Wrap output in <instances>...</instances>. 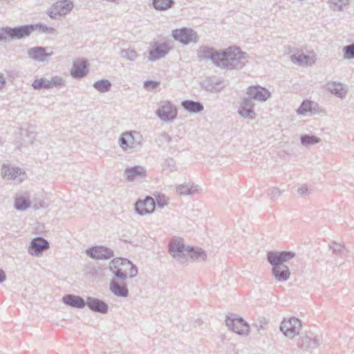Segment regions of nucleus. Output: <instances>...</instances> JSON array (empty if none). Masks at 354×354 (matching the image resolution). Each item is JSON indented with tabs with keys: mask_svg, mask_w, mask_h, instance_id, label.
Wrapping results in <instances>:
<instances>
[{
	"mask_svg": "<svg viewBox=\"0 0 354 354\" xmlns=\"http://www.w3.org/2000/svg\"><path fill=\"white\" fill-rule=\"evenodd\" d=\"M292 252H273L267 253V260L272 266V272L279 281H287L290 275L289 268L285 264L295 257Z\"/></svg>",
	"mask_w": 354,
	"mask_h": 354,
	"instance_id": "1",
	"label": "nucleus"
},
{
	"mask_svg": "<svg viewBox=\"0 0 354 354\" xmlns=\"http://www.w3.org/2000/svg\"><path fill=\"white\" fill-rule=\"evenodd\" d=\"M248 62L246 53L237 47L221 50L217 67L226 70H239Z\"/></svg>",
	"mask_w": 354,
	"mask_h": 354,
	"instance_id": "2",
	"label": "nucleus"
},
{
	"mask_svg": "<svg viewBox=\"0 0 354 354\" xmlns=\"http://www.w3.org/2000/svg\"><path fill=\"white\" fill-rule=\"evenodd\" d=\"M142 136L137 131H125L122 133L118 140L119 146L124 151H132L141 146Z\"/></svg>",
	"mask_w": 354,
	"mask_h": 354,
	"instance_id": "3",
	"label": "nucleus"
},
{
	"mask_svg": "<svg viewBox=\"0 0 354 354\" xmlns=\"http://www.w3.org/2000/svg\"><path fill=\"white\" fill-rule=\"evenodd\" d=\"M171 36L176 41L183 45H187L191 43L196 44L199 40V36L196 31L187 27L173 30Z\"/></svg>",
	"mask_w": 354,
	"mask_h": 354,
	"instance_id": "4",
	"label": "nucleus"
},
{
	"mask_svg": "<svg viewBox=\"0 0 354 354\" xmlns=\"http://www.w3.org/2000/svg\"><path fill=\"white\" fill-rule=\"evenodd\" d=\"M66 85V80L61 76L55 75L50 79L41 77L35 79L32 86L35 90L50 89L53 88H60Z\"/></svg>",
	"mask_w": 354,
	"mask_h": 354,
	"instance_id": "5",
	"label": "nucleus"
},
{
	"mask_svg": "<svg viewBox=\"0 0 354 354\" xmlns=\"http://www.w3.org/2000/svg\"><path fill=\"white\" fill-rule=\"evenodd\" d=\"M178 111L174 104L169 101H162L156 111L158 118L163 122H172L177 117Z\"/></svg>",
	"mask_w": 354,
	"mask_h": 354,
	"instance_id": "6",
	"label": "nucleus"
},
{
	"mask_svg": "<svg viewBox=\"0 0 354 354\" xmlns=\"http://www.w3.org/2000/svg\"><path fill=\"white\" fill-rule=\"evenodd\" d=\"M169 252L176 260L184 262L186 260L187 246H185L181 238H172L168 245Z\"/></svg>",
	"mask_w": 354,
	"mask_h": 354,
	"instance_id": "7",
	"label": "nucleus"
},
{
	"mask_svg": "<svg viewBox=\"0 0 354 354\" xmlns=\"http://www.w3.org/2000/svg\"><path fill=\"white\" fill-rule=\"evenodd\" d=\"M225 324L231 330L239 335L248 334L249 325L242 317L230 314L226 316Z\"/></svg>",
	"mask_w": 354,
	"mask_h": 354,
	"instance_id": "8",
	"label": "nucleus"
},
{
	"mask_svg": "<svg viewBox=\"0 0 354 354\" xmlns=\"http://www.w3.org/2000/svg\"><path fill=\"white\" fill-rule=\"evenodd\" d=\"M301 329V321L296 317L284 319L280 326V330L286 337L290 339L298 335Z\"/></svg>",
	"mask_w": 354,
	"mask_h": 354,
	"instance_id": "9",
	"label": "nucleus"
},
{
	"mask_svg": "<svg viewBox=\"0 0 354 354\" xmlns=\"http://www.w3.org/2000/svg\"><path fill=\"white\" fill-rule=\"evenodd\" d=\"M122 268H129V277L133 278L138 274V268L131 261L124 258H116L111 260L109 263V270L113 273L115 270L122 269Z\"/></svg>",
	"mask_w": 354,
	"mask_h": 354,
	"instance_id": "10",
	"label": "nucleus"
},
{
	"mask_svg": "<svg viewBox=\"0 0 354 354\" xmlns=\"http://www.w3.org/2000/svg\"><path fill=\"white\" fill-rule=\"evenodd\" d=\"M73 3L69 0L57 1L48 10V15L50 18L57 19L58 17L64 16L72 10Z\"/></svg>",
	"mask_w": 354,
	"mask_h": 354,
	"instance_id": "11",
	"label": "nucleus"
},
{
	"mask_svg": "<svg viewBox=\"0 0 354 354\" xmlns=\"http://www.w3.org/2000/svg\"><path fill=\"white\" fill-rule=\"evenodd\" d=\"M1 174L3 178L13 180L15 184L21 183L26 177V173L23 169L6 165L2 167Z\"/></svg>",
	"mask_w": 354,
	"mask_h": 354,
	"instance_id": "12",
	"label": "nucleus"
},
{
	"mask_svg": "<svg viewBox=\"0 0 354 354\" xmlns=\"http://www.w3.org/2000/svg\"><path fill=\"white\" fill-rule=\"evenodd\" d=\"M171 48L167 42L155 43L149 50L148 59L156 62L165 57L170 51Z\"/></svg>",
	"mask_w": 354,
	"mask_h": 354,
	"instance_id": "13",
	"label": "nucleus"
},
{
	"mask_svg": "<svg viewBox=\"0 0 354 354\" xmlns=\"http://www.w3.org/2000/svg\"><path fill=\"white\" fill-rule=\"evenodd\" d=\"M86 254L94 259H109L114 256L113 251L102 245H96L86 249Z\"/></svg>",
	"mask_w": 354,
	"mask_h": 354,
	"instance_id": "14",
	"label": "nucleus"
},
{
	"mask_svg": "<svg viewBox=\"0 0 354 354\" xmlns=\"http://www.w3.org/2000/svg\"><path fill=\"white\" fill-rule=\"evenodd\" d=\"M246 93L250 98L260 102H264L271 97V93L267 88L259 85L249 86Z\"/></svg>",
	"mask_w": 354,
	"mask_h": 354,
	"instance_id": "15",
	"label": "nucleus"
},
{
	"mask_svg": "<svg viewBox=\"0 0 354 354\" xmlns=\"http://www.w3.org/2000/svg\"><path fill=\"white\" fill-rule=\"evenodd\" d=\"M49 243L42 237L33 239L28 249V253L34 257H39L49 248Z\"/></svg>",
	"mask_w": 354,
	"mask_h": 354,
	"instance_id": "16",
	"label": "nucleus"
},
{
	"mask_svg": "<svg viewBox=\"0 0 354 354\" xmlns=\"http://www.w3.org/2000/svg\"><path fill=\"white\" fill-rule=\"evenodd\" d=\"M155 201L151 196L145 199H139L135 204V211L140 215L151 214L155 209Z\"/></svg>",
	"mask_w": 354,
	"mask_h": 354,
	"instance_id": "17",
	"label": "nucleus"
},
{
	"mask_svg": "<svg viewBox=\"0 0 354 354\" xmlns=\"http://www.w3.org/2000/svg\"><path fill=\"white\" fill-rule=\"evenodd\" d=\"M34 32V26L32 24L24 25L21 26L8 28V34L10 39H21L28 37Z\"/></svg>",
	"mask_w": 354,
	"mask_h": 354,
	"instance_id": "18",
	"label": "nucleus"
},
{
	"mask_svg": "<svg viewBox=\"0 0 354 354\" xmlns=\"http://www.w3.org/2000/svg\"><path fill=\"white\" fill-rule=\"evenodd\" d=\"M321 344V338L317 335L310 333L300 338L297 342V346L304 351H310L317 348Z\"/></svg>",
	"mask_w": 354,
	"mask_h": 354,
	"instance_id": "19",
	"label": "nucleus"
},
{
	"mask_svg": "<svg viewBox=\"0 0 354 354\" xmlns=\"http://www.w3.org/2000/svg\"><path fill=\"white\" fill-rule=\"evenodd\" d=\"M86 306L93 312L102 315L106 314L109 311L108 304L102 299L87 297L86 299Z\"/></svg>",
	"mask_w": 354,
	"mask_h": 354,
	"instance_id": "20",
	"label": "nucleus"
},
{
	"mask_svg": "<svg viewBox=\"0 0 354 354\" xmlns=\"http://www.w3.org/2000/svg\"><path fill=\"white\" fill-rule=\"evenodd\" d=\"M53 55V52H46V48L42 46H35L28 50V55L33 60L44 62L47 57Z\"/></svg>",
	"mask_w": 354,
	"mask_h": 354,
	"instance_id": "21",
	"label": "nucleus"
},
{
	"mask_svg": "<svg viewBox=\"0 0 354 354\" xmlns=\"http://www.w3.org/2000/svg\"><path fill=\"white\" fill-rule=\"evenodd\" d=\"M109 289L113 295L118 297H127L129 296V290L127 286L116 279H111L109 283Z\"/></svg>",
	"mask_w": 354,
	"mask_h": 354,
	"instance_id": "22",
	"label": "nucleus"
},
{
	"mask_svg": "<svg viewBox=\"0 0 354 354\" xmlns=\"http://www.w3.org/2000/svg\"><path fill=\"white\" fill-rule=\"evenodd\" d=\"M220 50H215L212 48L201 46L198 50V57L201 59H210L217 66L219 59Z\"/></svg>",
	"mask_w": 354,
	"mask_h": 354,
	"instance_id": "23",
	"label": "nucleus"
},
{
	"mask_svg": "<svg viewBox=\"0 0 354 354\" xmlns=\"http://www.w3.org/2000/svg\"><path fill=\"white\" fill-rule=\"evenodd\" d=\"M62 302L70 307L82 309L86 306V300L79 295L68 294L62 297Z\"/></svg>",
	"mask_w": 354,
	"mask_h": 354,
	"instance_id": "24",
	"label": "nucleus"
},
{
	"mask_svg": "<svg viewBox=\"0 0 354 354\" xmlns=\"http://www.w3.org/2000/svg\"><path fill=\"white\" fill-rule=\"evenodd\" d=\"M124 174L128 181H133L147 176L145 168L140 165L126 168Z\"/></svg>",
	"mask_w": 354,
	"mask_h": 354,
	"instance_id": "25",
	"label": "nucleus"
},
{
	"mask_svg": "<svg viewBox=\"0 0 354 354\" xmlns=\"http://www.w3.org/2000/svg\"><path fill=\"white\" fill-rule=\"evenodd\" d=\"M198 192V185L194 183H185L176 187V192L180 196H192Z\"/></svg>",
	"mask_w": 354,
	"mask_h": 354,
	"instance_id": "26",
	"label": "nucleus"
},
{
	"mask_svg": "<svg viewBox=\"0 0 354 354\" xmlns=\"http://www.w3.org/2000/svg\"><path fill=\"white\" fill-rule=\"evenodd\" d=\"M180 105L185 111L192 114L198 113L204 109V106L201 102L191 100L182 101Z\"/></svg>",
	"mask_w": 354,
	"mask_h": 354,
	"instance_id": "27",
	"label": "nucleus"
},
{
	"mask_svg": "<svg viewBox=\"0 0 354 354\" xmlns=\"http://www.w3.org/2000/svg\"><path fill=\"white\" fill-rule=\"evenodd\" d=\"M88 72V69L85 62H82L79 64L73 65L70 73L73 78L82 79L85 77Z\"/></svg>",
	"mask_w": 354,
	"mask_h": 354,
	"instance_id": "28",
	"label": "nucleus"
},
{
	"mask_svg": "<svg viewBox=\"0 0 354 354\" xmlns=\"http://www.w3.org/2000/svg\"><path fill=\"white\" fill-rule=\"evenodd\" d=\"M189 257L193 260L204 261L207 257V254L205 252L200 248L188 245L186 252V257Z\"/></svg>",
	"mask_w": 354,
	"mask_h": 354,
	"instance_id": "29",
	"label": "nucleus"
},
{
	"mask_svg": "<svg viewBox=\"0 0 354 354\" xmlns=\"http://www.w3.org/2000/svg\"><path fill=\"white\" fill-rule=\"evenodd\" d=\"M328 90L338 97L344 98L346 94V90L344 84L334 82L328 84Z\"/></svg>",
	"mask_w": 354,
	"mask_h": 354,
	"instance_id": "30",
	"label": "nucleus"
},
{
	"mask_svg": "<svg viewBox=\"0 0 354 354\" xmlns=\"http://www.w3.org/2000/svg\"><path fill=\"white\" fill-rule=\"evenodd\" d=\"M153 7L158 11H165L175 5L174 0H152Z\"/></svg>",
	"mask_w": 354,
	"mask_h": 354,
	"instance_id": "31",
	"label": "nucleus"
},
{
	"mask_svg": "<svg viewBox=\"0 0 354 354\" xmlns=\"http://www.w3.org/2000/svg\"><path fill=\"white\" fill-rule=\"evenodd\" d=\"M30 201L28 198L25 196H17L15 200V207L17 210L24 211L30 206Z\"/></svg>",
	"mask_w": 354,
	"mask_h": 354,
	"instance_id": "32",
	"label": "nucleus"
},
{
	"mask_svg": "<svg viewBox=\"0 0 354 354\" xmlns=\"http://www.w3.org/2000/svg\"><path fill=\"white\" fill-rule=\"evenodd\" d=\"M93 86L100 93H106L111 90V83L108 80L102 79L95 82Z\"/></svg>",
	"mask_w": 354,
	"mask_h": 354,
	"instance_id": "33",
	"label": "nucleus"
},
{
	"mask_svg": "<svg viewBox=\"0 0 354 354\" xmlns=\"http://www.w3.org/2000/svg\"><path fill=\"white\" fill-rule=\"evenodd\" d=\"M300 140L302 145L307 147L317 144L321 140L314 135L304 134L301 136Z\"/></svg>",
	"mask_w": 354,
	"mask_h": 354,
	"instance_id": "34",
	"label": "nucleus"
},
{
	"mask_svg": "<svg viewBox=\"0 0 354 354\" xmlns=\"http://www.w3.org/2000/svg\"><path fill=\"white\" fill-rule=\"evenodd\" d=\"M34 26V32L38 30L39 32L57 35V30L53 27H48L44 24H32Z\"/></svg>",
	"mask_w": 354,
	"mask_h": 354,
	"instance_id": "35",
	"label": "nucleus"
},
{
	"mask_svg": "<svg viewBox=\"0 0 354 354\" xmlns=\"http://www.w3.org/2000/svg\"><path fill=\"white\" fill-rule=\"evenodd\" d=\"M238 113L241 117L250 120H254L256 118V113L254 111V109L245 108L243 106H240L238 110Z\"/></svg>",
	"mask_w": 354,
	"mask_h": 354,
	"instance_id": "36",
	"label": "nucleus"
},
{
	"mask_svg": "<svg viewBox=\"0 0 354 354\" xmlns=\"http://www.w3.org/2000/svg\"><path fill=\"white\" fill-rule=\"evenodd\" d=\"M129 268H122V269L115 270V272L113 273L115 277L112 279H116L121 283L123 282L129 277Z\"/></svg>",
	"mask_w": 354,
	"mask_h": 354,
	"instance_id": "37",
	"label": "nucleus"
},
{
	"mask_svg": "<svg viewBox=\"0 0 354 354\" xmlns=\"http://www.w3.org/2000/svg\"><path fill=\"white\" fill-rule=\"evenodd\" d=\"M120 53L122 58L129 61H134L138 57L137 52L134 49L131 48L121 49Z\"/></svg>",
	"mask_w": 354,
	"mask_h": 354,
	"instance_id": "38",
	"label": "nucleus"
},
{
	"mask_svg": "<svg viewBox=\"0 0 354 354\" xmlns=\"http://www.w3.org/2000/svg\"><path fill=\"white\" fill-rule=\"evenodd\" d=\"M310 60V56L304 55V54H299L298 55H291V61L294 63L298 64L299 65L303 64H308Z\"/></svg>",
	"mask_w": 354,
	"mask_h": 354,
	"instance_id": "39",
	"label": "nucleus"
},
{
	"mask_svg": "<svg viewBox=\"0 0 354 354\" xmlns=\"http://www.w3.org/2000/svg\"><path fill=\"white\" fill-rule=\"evenodd\" d=\"M329 248L333 251V253L337 255H342L346 250L345 246L337 242H333L329 245Z\"/></svg>",
	"mask_w": 354,
	"mask_h": 354,
	"instance_id": "40",
	"label": "nucleus"
},
{
	"mask_svg": "<svg viewBox=\"0 0 354 354\" xmlns=\"http://www.w3.org/2000/svg\"><path fill=\"white\" fill-rule=\"evenodd\" d=\"M310 101L308 100H304L297 110V113L299 115H306L307 113H310Z\"/></svg>",
	"mask_w": 354,
	"mask_h": 354,
	"instance_id": "41",
	"label": "nucleus"
},
{
	"mask_svg": "<svg viewBox=\"0 0 354 354\" xmlns=\"http://www.w3.org/2000/svg\"><path fill=\"white\" fill-rule=\"evenodd\" d=\"M344 57L345 59H353L354 58V44L347 45L343 48Z\"/></svg>",
	"mask_w": 354,
	"mask_h": 354,
	"instance_id": "42",
	"label": "nucleus"
},
{
	"mask_svg": "<svg viewBox=\"0 0 354 354\" xmlns=\"http://www.w3.org/2000/svg\"><path fill=\"white\" fill-rule=\"evenodd\" d=\"M162 167L164 169L172 172L176 170V162L173 158H167L165 160Z\"/></svg>",
	"mask_w": 354,
	"mask_h": 354,
	"instance_id": "43",
	"label": "nucleus"
},
{
	"mask_svg": "<svg viewBox=\"0 0 354 354\" xmlns=\"http://www.w3.org/2000/svg\"><path fill=\"white\" fill-rule=\"evenodd\" d=\"M282 192H283L277 187H272L268 190L267 194L271 198V199L275 200L281 196Z\"/></svg>",
	"mask_w": 354,
	"mask_h": 354,
	"instance_id": "44",
	"label": "nucleus"
},
{
	"mask_svg": "<svg viewBox=\"0 0 354 354\" xmlns=\"http://www.w3.org/2000/svg\"><path fill=\"white\" fill-rule=\"evenodd\" d=\"M253 100H254L250 98L249 96L248 97H243L241 102V106L254 109V103L253 102Z\"/></svg>",
	"mask_w": 354,
	"mask_h": 354,
	"instance_id": "45",
	"label": "nucleus"
},
{
	"mask_svg": "<svg viewBox=\"0 0 354 354\" xmlns=\"http://www.w3.org/2000/svg\"><path fill=\"white\" fill-rule=\"evenodd\" d=\"M322 109L320 108V106L318 105L317 103L310 101V115H316L319 114Z\"/></svg>",
	"mask_w": 354,
	"mask_h": 354,
	"instance_id": "46",
	"label": "nucleus"
},
{
	"mask_svg": "<svg viewBox=\"0 0 354 354\" xmlns=\"http://www.w3.org/2000/svg\"><path fill=\"white\" fill-rule=\"evenodd\" d=\"M332 4L339 10L348 3V0H331Z\"/></svg>",
	"mask_w": 354,
	"mask_h": 354,
	"instance_id": "47",
	"label": "nucleus"
},
{
	"mask_svg": "<svg viewBox=\"0 0 354 354\" xmlns=\"http://www.w3.org/2000/svg\"><path fill=\"white\" fill-rule=\"evenodd\" d=\"M8 28L9 27L0 28V41L10 40L8 34Z\"/></svg>",
	"mask_w": 354,
	"mask_h": 354,
	"instance_id": "48",
	"label": "nucleus"
},
{
	"mask_svg": "<svg viewBox=\"0 0 354 354\" xmlns=\"http://www.w3.org/2000/svg\"><path fill=\"white\" fill-rule=\"evenodd\" d=\"M158 85V82L153 80H148L144 83V87L147 90L154 89Z\"/></svg>",
	"mask_w": 354,
	"mask_h": 354,
	"instance_id": "49",
	"label": "nucleus"
},
{
	"mask_svg": "<svg viewBox=\"0 0 354 354\" xmlns=\"http://www.w3.org/2000/svg\"><path fill=\"white\" fill-rule=\"evenodd\" d=\"M158 140V141H161V142L164 141L166 142H170L171 140V138L170 137V136L168 133L164 132L159 135Z\"/></svg>",
	"mask_w": 354,
	"mask_h": 354,
	"instance_id": "50",
	"label": "nucleus"
},
{
	"mask_svg": "<svg viewBox=\"0 0 354 354\" xmlns=\"http://www.w3.org/2000/svg\"><path fill=\"white\" fill-rule=\"evenodd\" d=\"M156 203L158 207H163L168 204V202L165 198L158 197L156 198Z\"/></svg>",
	"mask_w": 354,
	"mask_h": 354,
	"instance_id": "51",
	"label": "nucleus"
},
{
	"mask_svg": "<svg viewBox=\"0 0 354 354\" xmlns=\"http://www.w3.org/2000/svg\"><path fill=\"white\" fill-rule=\"evenodd\" d=\"M297 192L300 195L307 194L308 193V187L306 185H303L298 189Z\"/></svg>",
	"mask_w": 354,
	"mask_h": 354,
	"instance_id": "52",
	"label": "nucleus"
},
{
	"mask_svg": "<svg viewBox=\"0 0 354 354\" xmlns=\"http://www.w3.org/2000/svg\"><path fill=\"white\" fill-rule=\"evenodd\" d=\"M6 279V276L5 272L0 269V283L4 282Z\"/></svg>",
	"mask_w": 354,
	"mask_h": 354,
	"instance_id": "53",
	"label": "nucleus"
},
{
	"mask_svg": "<svg viewBox=\"0 0 354 354\" xmlns=\"http://www.w3.org/2000/svg\"><path fill=\"white\" fill-rule=\"evenodd\" d=\"M6 84V80L3 77V75L0 73V89L3 86Z\"/></svg>",
	"mask_w": 354,
	"mask_h": 354,
	"instance_id": "54",
	"label": "nucleus"
},
{
	"mask_svg": "<svg viewBox=\"0 0 354 354\" xmlns=\"http://www.w3.org/2000/svg\"><path fill=\"white\" fill-rule=\"evenodd\" d=\"M205 89L207 91H212V92H214V91H216V89H215L213 86H205Z\"/></svg>",
	"mask_w": 354,
	"mask_h": 354,
	"instance_id": "55",
	"label": "nucleus"
},
{
	"mask_svg": "<svg viewBox=\"0 0 354 354\" xmlns=\"http://www.w3.org/2000/svg\"><path fill=\"white\" fill-rule=\"evenodd\" d=\"M259 322H260V324H262V325H266L267 324L266 319L264 317H262L261 319H260Z\"/></svg>",
	"mask_w": 354,
	"mask_h": 354,
	"instance_id": "56",
	"label": "nucleus"
},
{
	"mask_svg": "<svg viewBox=\"0 0 354 354\" xmlns=\"http://www.w3.org/2000/svg\"><path fill=\"white\" fill-rule=\"evenodd\" d=\"M264 326V325H262V324H260V325H259V326H258L257 325V330H258L259 331H260L261 330H263V329H264V326Z\"/></svg>",
	"mask_w": 354,
	"mask_h": 354,
	"instance_id": "57",
	"label": "nucleus"
}]
</instances>
